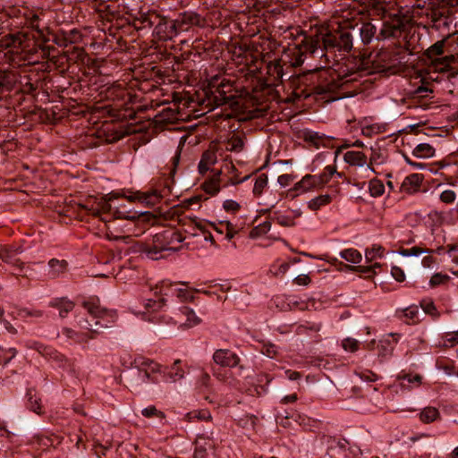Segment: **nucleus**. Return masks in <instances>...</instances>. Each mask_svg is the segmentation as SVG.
<instances>
[{"label": "nucleus", "mask_w": 458, "mask_h": 458, "mask_svg": "<svg viewBox=\"0 0 458 458\" xmlns=\"http://www.w3.org/2000/svg\"><path fill=\"white\" fill-rule=\"evenodd\" d=\"M353 36L348 30L328 32L325 35L304 36L300 44L288 47L282 55L284 64L298 67L304 63L307 54L318 58L317 67L305 75L307 97L328 96L331 100L341 98L330 97L343 89L347 83L357 81L363 74L379 72L381 70H370L369 60L348 57L340 63L336 52L347 53L352 49Z\"/></svg>", "instance_id": "obj_1"}, {"label": "nucleus", "mask_w": 458, "mask_h": 458, "mask_svg": "<svg viewBox=\"0 0 458 458\" xmlns=\"http://www.w3.org/2000/svg\"><path fill=\"white\" fill-rule=\"evenodd\" d=\"M82 306L89 314L91 321L88 318H81L77 321L81 329L88 331L86 333H79L69 327L62 329L61 335L70 344L87 343L89 340L96 338L102 328L111 327L116 320L115 311L101 307L98 298H89L84 301Z\"/></svg>", "instance_id": "obj_2"}, {"label": "nucleus", "mask_w": 458, "mask_h": 458, "mask_svg": "<svg viewBox=\"0 0 458 458\" xmlns=\"http://www.w3.org/2000/svg\"><path fill=\"white\" fill-rule=\"evenodd\" d=\"M132 25L138 31L153 29L152 35L161 41L173 40L178 36L174 18L161 15L157 10L141 6L133 15Z\"/></svg>", "instance_id": "obj_3"}, {"label": "nucleus", "mask_w": 458, "mask_h": 458, "mask_svg": "<svg viewBox=\"0 0 458 458\" xmlns=\"http://www.w3.org/2000/svg\"><path fill=\"white\" fill-rule=\"evenodd\" d=\"M183 241L184 238L178 231L167 228L154 234L150 241L140 243L137 250L150 259L158 260L165 258V252L179 251Z\"/></svg>", "instance_id": "obj_4"}, {"label": "nucleus", "mask_w": 458, "mask_h": 458, "mask_svg": "<svg viewBox=\"0 0 458 458\" xmlns=\"http://www.w3.org/2000/svg\"><path fill=\"white\" fill-rule=\"evenodd\" d=\"M148 216L147 212L141 213L137 218L123 219L121 222L111 221L106 225V237L111 241H122L128 242L131 236H139L144 230L139 228L140 225Z\"/></svg>", "instance_id": "obj_5"}, {"label": "nucleus", "mask_w": 458, "mask_h": 458, "mask_svg": "<svg viewBox=\"0 0 458 458\" xmlns=\"http://www.w3.org/2000/svg\"><path fill=\"white\" fill-rule=\"evenodd\" d=\"M445 43V38L438 40L424 52V55L430 61V65L436 72H447L451 68L452 63L454 61V55H444Z\"/></svg>", "instance_id": "obj_6"}, {"label": "nucleus", "mask_w": 458, "mask_h": 458, "mask_svg": "<svg viewBox=\"0 0 458 458\" xmlns=\"http://www.w3.org/2000/svg\"><path fill=\"white\" fill-rule=\"evenodd\" d=\"M176 289V285L168 280L157 284L154 288H151L153 296L145 299L144 309L148 311L161 310L165 305V297L175 295Z\"/></svg>", "instance_id": "obj_7"}, {"label": "nucleus", "mask_w": 458, "mask_h": 458, "mask_svg": "<svg viewBox=\"0 0 458 458\" xmlns=\"http://www.w3.org/2000/svg\"><path fill=\"white\" fill-rule=\"evenodd\" d=\"M408 19L400 13L391 15L390 19L382 23L377 40H384L390 38H398L405 30Z\"/></svg>", "instance_id": "obj_8"}, {"label": "nucleus", "mask_w": 458, "mask_h": 458, "mask_svg": "<svg viewBox=\"0 0 458 458\" xmlns=\"http://www.w3.org/2000/svg\"><path fill=\"white\" fill-rule=\"evenodd\" d=\"M218 81L217 78H214L210 82V93L213 96L212 100L216 106L229 104L234 98L233 84L225 79L220 81Z\"/></svg>", "instance_id": "obj_9"}, {"label": "nucleus", "mask_w": 458, "mask_h": 458, "mask_svg": "<svg viewBox=\"0 0 458 458\" xmlns=\"http://www.w3.org/2000/svg\"><path fill=\"white\" fill-rule=\"evenodd\" d=\"M178 35L182 32L190 31L193 27L204 28L206 20L198 13L193 11H183L175 14L174 18Z\"/></svg>", "instance_id": "obj_10"}, {"label": "nucleus", "mask_w": 458, "mask_h": 458, "mask_svg": "<svg viewBox=\"0 0 458 458\" xmlns=\"http://www.w3.org/2000/svg\"><path fill=\"white\" fill-rule=\"evenodd\" d=\"M398 337V334H390L377 342H370L369 348L376 352L380 363L387 360L392 356Z\"/></svg>", "instance_id": "obj_11"}, {"label": "nucleus", "mask_w": 458, "mask_h": 458, "mask_svg": "<svg viewBox=\"0 0 458 458\" xmlns=\"http://www.w3.org/2000/svg\"><path fill=\"white\" fill-rule=\"evenodd\" d=\"M118 198L109 197L108 199L100 200L96 208H89L91 214L95 216H99L100 219L105 222L106 225L109 224L111 220V216L114 208H116L115 200Z\"/></svg>", "instance_id": "obj_12"}, {"label": "nucleus", "mask_w": 458, "mask_h": 458, "mask_svg": "<svg viewBox=\"0 0 458 458\" xmlns=\"http://www.w3.org/2000/svg\"><path fill=\"white\" fill-rule=\"evenodd\" d=\"M200 322V318L188 306L180 307L175 313L174 325H178L179 327H192Z\"/></svg>", "instance_id": "obj_13"}, {"label": "nucleus", "mask_w": 458, "mask_h": 458, "mask_svg": "<svg viewBox=\"0 0 458 458\" xmlns=\"http://www.w3.org/2000/svg\"><path fill=\"white\" fill-rule=\"evenodd\" d=\"M23 252V248L21 245H1L0 246V259L10 265L18 268H21L23 263L18 258V255Z\"/></svg>", "instance_id": "obj_14"}, {"label": "nucleus", "mask_w": 458, "mask_h": 458, "mask_svg": "<svg viewBox=\"0 0 458 458\" xmlns=\"http://www.w3.org/2000/svg\"><path fill=\"white\" fill-rule=\"evenodd\" d=\"M284 61L282 57L267 64V75L271 80L272 84H277L284 81L289 80L292 75L288 72H285Z\"/></svg>", "instance_id": "obj_15"}, {"label": "nucleus", "mask_w": 458, "mask_h": 458, "mask_svg": "<svg viewBox=\"0 0 458 458\" xmlns=\"http://www.w3.org/2000/svg\"><path fill=\"white\" fill-rule=\"evenodd\" d=\"M216 442L208 436H199L195 441L194 458H208L215 450Z\"/></svg>", "instance_id": "obj_16"}, {"label": "nucleus", "mask_w": 458, "mask_h": 458, "mask_svg": "<svg viewBox=\"0 0 458 458\" xmlns=\"http://www.w3.org/2000/svg\"><path fill=\"white\" fill-rule=\"evenodd\" d=\"M213 360L221 367L234 368L239 364L240 358L231 350L218 349L213 354Z\"/></svg>", "instance_id": "obj_17"}, {"label": "nucleus", "mask_w": 458, "mask_h": 458, "mask_svg": "<svg viewBox=\"0 0 458 458\" xmlns=\"http://www.w3.org/2000/svg\"><path fill=\"white\" fill-rule=\"evenodd\" d=\"M19 76L14 72L4 71L0 72V93L11 92L16 86Z\"/></svg>", "instance_id": "obj_18"}, {"label": "nucleus", "mask_w": 458, "mask_h": 458, "mask_svg": "<svg viewBox=\"0 0 458 458\" xmlns=\"http://www.w3.org/2000/svg\"><path fill=\"white\" fill-rule=\"evenodd\" d=\"M181 363V360H176L172 366L164 368L163 377L165 381L176 382L184 377L185 372Z\"/></svg>", "instance_id": "obj_19"}, {"label": "nucleus", "mask_w": 458, "mask_h": 458, "mask_svg": "<svg viewBox=\"0 0 458 458\" xmlns=\"http://www.w3.org/2000/svg\"><path fill=\"white\" fill-rule=\"evenodd\" d=\"M319 182H320L316 177V174H306L300 182L294 184L293 191H297L298 193H303L314 188L320 187Z\"/></svg>", "instance_id": "obj_20"}, {"label": "nucleus", "mask_w": 458, "mask_h": 458, "mask_svg": "<svg viewBox=\"0 0 458 458\" xmlns=\"http://www.w3.org/2000/svg\"><path fill=\"white\" fill-rule=\"evenodd\" d=\"M423 176L420 174H411L405 177L401 185V191L406 193L417 191L422 182Z\"/></svg>", "instance_id": "obj_21"}, {"label": "nucleus", "mask_w": 458, "mask_h": 458, "mask_svg": "<svg viewBox=\"0 0 458 458\" xmlns=\"http://www.w3.org/2000/svg\"><path fill=\"white\" fill-rule=\"evenodd\" d=\"M358 31L364 45L370 44L374 38L377 39V27L371 22L362 23Z\"/></svg>", "instance_id": "obj_22"}, {"label": "nucleus", "mask_w": 458, "mask_h": 458, "mask_svg": "<svg viewBox=\"0 0 458 458\" xmlns=\"http://www.w3.org/2000/svg\"><path fill=\"white\" fill-rule=\"evenodd\" d=\"M344 160L352 166L362 167L367 165V157L361 151L349 150L344 153Z\"/></svg>", "instance_id": "obj_23"}, {"label": "nucleus", "mask_w": 458, "mask_h": 458, "mask_svg": "<svg viewBox=\"0 0 458 458\" xmlns=\"http://www.w3.org/2000/svg\"><path fill=\"white\" fill-rule=\"evenodd\" d=\"M396 313L399 318H404L407 324H416L420 321L418 306L412 305L403 310H397Z\"/></svg>", "instance_id": "obj_24"}, {"label": "nucleus", "mask_w": 458, "mask_h": 458, "mask_svg": "<svg viewBox=\"0 0 458 458\" xmlns=\"http://www.w3.org/2000/svg\"><path fill=\"white\" fill-rule=\"evenodd\" d=\"M144 314L147 317L146 319H148L149 322L155 323V324H174V319L175 316L174 318L169 317L168 315L163 314L160 312V310H145Z\"/></svg>", "instance_id": "obj_25"}, {"label": "nucleus", "mask_w": 458, "mask_h": 458, "mask_svg": "<svg viewBox=\"0 0 458 458\" xmlns=\"http://www.w3.org/2000/svg\"><path fill=\"white\" fill-rule=\"evenodd\" d=\"M180 224L185 227V233L190 234L192 237L200 236L199 229L195 226V224H198V222H206L205 220H200L198 217H191V216H184L179 220Z\"/></svg>", "instance_id": "obj_26"}, {"label": "nucleus", "mask_w": 458, "mask_h": 458, "mask_svg": "<svg viewBox=\"0 0 458 458\" xmlns=\"http://www.w3.org/2000/svg\"><path fill=\"white\" fill-rule=\"evenodd\" d=\"M67 261L64 259H51L48 261V276L51 278H56L64 274L67 269Z\"/></svg>", "instance_id": "obj_27"}, {"label": "nucleus", "mask_w": 458, "mask_h": 458, "mask_svg": "<svg viewBox=\"0 0 458 458\" xmlns=\"http://www.w3.org/2000/svg\"><path fill=\"white\" fill-rule=\"evenodd\" d=\"M50 305L59 310L61 318H65L74 308L73 302L65 298L53 300Z\"/></svg>", "instance_id": "obj_28"}, {"label": "nucleus", "mask_w": 458, "mask_h": 458, "mask_svg": "<svg viewBox=\"0 0 458 458\" xmlns=\"http://www.w3.org/2000/svg\"><path fill=\"white\" fill-rule=\"evenodd\" d=\"M106 96L113 100H124L127 96V91L123 85L113 84L107 88Z\"/></svg>", "instance_id": "obj_29"}, {"label": "nucleus", "mask_w": 458, "mask_h": 458, "mask_svg": "<svg viewBox=\"0 0 458 458\" xmlns=\"http://www.w3.org/2000/svg\"><path fill=\"white\" fill-rule=\"evenodd\" d=\"M412 155L419 158H428L435 155V148L428 143H420L412 150Z\"/></svg>", "instance_id": "obj_30"}, {"label": "nucleus", "mask_w": 458, "mask_h": 458, "mask_svg": "<svg viewBox=\"0 0 458 458\" xmlns=\"http://www.w3.org/2000/svg\"><path fill=\"white\" fill-rule=\"evenodd\" d=\"M420 420L423 423H431L436 421L439 419L440 413L439 411L431 406L425 407L420 413H419Z\"/></svg>", "instance_id": "obj_31"}, {"label": "nucleus", "mask_w": 458, "mask_h": 458, "mask_svg": "<svg viewBox=\"0 0 458 458\" xmlns=\"http://www.w3.org/2000/svg\"><path fill=\"white\" fill-rule=\"evenodd\" d=\"M27 398H28V403H27L28 409H30V411H34L37 414H41L42 413V407H41V403H40L41 399L38 396H37L36 392L32 389L28 390Z\"/></svg>", "instance_id": "obj_32"}, {"label": "nucleus", "mask_w": 458, "mask_h": 458, "mask_svg": "<svg viewBox=\"0 0 458 458\" xmlns=\"http://www.w3.org/2000/svg\"><path fill=\"white\" fill-rule=\"evenodd\" d=\"M244 138L239 134H233L227 140L225 148L239 153L243 150Z\"/></svg>", "instance_id": "obj_33"}, {"label": "nucleus", "mask_w": 458, "mask_h": 458, "mask_svg": "<svg viewBox=\"0 0 458 458\" xmlns=\"http://www.w3.org/2000/svg\"><path fill=\"white\" fill-rule=\"evenodd\" d=\"M272 377L268 374H259L257 377V385L255 386V392L257 395H262L267 393V386L272 381Z\"/></svg>", "instance_id": "obj_34"}, {"label": "nucleus", "mask_w": 458, "mask_h": 458, "mask_svg": "<svg viewBox=\"0 0 458 458\" xmlns=\"http://www.w3.org/2000/svg\"><path fill=\"white\" fill-rule=\"evenodd\" d=\"M339 255L342 259L352 264H358L362 259L361 253L353 248L343 250L340 251Z\"/></svg>", "instance_id": "obj_35"}, {"label": "nucleus", "mask_w": 458, "mask_h": 458, "mask_svg": "<svg viewBox=\"0 0 458 458\" xmlns=\"http://www.w3.org/2000/svg\"><path fill=\"white\" fill-rule=\"evenodd\" d=\"M331 200L332 197L329 194L319 195L308 202V208L313 211H317L320 208L329 204Z\"/></svg>", "instance_id": "obj_36"}, {"label": "nucleus", "mask_w": 458, "mask_h": 458, "mask_svg": "<svg viewBox=\"0 0 458 458\" xmlns=\"http://www.w3.org/2000/svg\"><path fill=\"white\" fill-rule=\"evenodd\" d=\"M401 386L403 388H411L412 386H419L421 383V376L415 374H404L400 377Z\"/></svg>", "instance_id": "obj_37"}, {"label": "nucleus", "mask_w": 458, "mask_h": 458, "mask_svg": "<svg viewBox=\"0 0 458 458\" xmlns=\"http://www.w3.org/2000/svg\"><path fill=\"white\" fill-rule=\"evenodd\" d=\"M369 191L372 197L377 198L384 194L385 185L381 180L374 178L369 182Z\"/></svg>", "instance_id": "obj_38"}, {"label": "nucleus", "mask_w": 458, "mask_h": 458, "mask_svg": "<svg viewBox=\"0 0 458 458\" xmlns=\"http://www.w3.org/2000/svg\"><path fill=\"white\" fill-rule=\"evenodd\" d=\"M195 226H197L199 229L200 236L203 237V240L205 242H210L211 243H215L214 237L209 230V226H213V223L209 222H198V224H195Z\"/></svg>", "instance_id": "obj_39"}, {"label": "nucleus", "mask_w": 458, "mask_h": 458, "mask_svg": "<svg viewBox=\"0 0 458 458\" xmlns=\"http://www.w3.org/2000/svg\"><path fill=\"white\" fill-rule=\"evenodd\" d=\"M165 189L160 190H152L148 192H145L142 197V200L147 204L155 205L159 199L164 197Z\"/></svg>", "instance_id": "obj_40"}, {"label": "nucleus", "mask_w": 458, "mask_h": 458, "mask_svg": "<svg viewBox=\"0 0 458 458\" xmlns=\"http://www.w3.org/2000/svg\"><path fill=\"white\" fill-rule=\"evenodd\" d=\"M219 174L220 173L215 175L212 179L208 180L203 183L202 187L205 192L212 196L218 193V191H220V186L217 179Z\"/></svg>", "instance_id": "obj_41"}, {"label": "nucleus", "mask_w": 458, "mask_h": 458, "mask_svg": "<svg viewBox=\"0 0 458 458\" xmlns=\"http://www.w3.org/2000/svg\"><path fill=\"white\" fill-rule=\"evenodd\" d=\"M335 174H337L335 166L327 165L320 174H316V177L320 182L319 185L323 186L324 184L328 182Z\"/></svg>", "instance_id": "obj_42"}, {"label": "nucleus", "mask_w": 458, "mask_h": 458, "mask_svg": "<svg viewBox=\"0 0 458 458\" xmlns=\"http://www.w3.org/2000/svg\"><path fill=\"white\" fill-rule=\"evenodd\" d=\"M187 418L190 421L193 420L206 421L211 419V413L208 410H196L187 413Z\"/></svg>", "instance_id": "obj_43"}, {"label": "nucleus", "mask_w": 458, "mask_h": 458, "mask_svg": "<svg viewBox=\"0 0 458 458\" xmlns=\"http://www.w3.org/2000/svg\"><path fill=\"white\" fill-rule=\"evenodd\" d=\"M384 255V248L380 245H373L371 249L366 250L365 259L368 262H372L377 258H382Z\"/></svg>", "instance_id": "obj_44"}, {"label": "nucleus", "mask_w": 458, "mask_h": 458, "mask_svg": "<svg viewBox=\"0 0 458 458\" xmlns=\"http://www.w3.org/2000/svg\"><path fill=\"white\" fill-rule=\"evenodd\" d=\"M267 181H268L267 176L265 174H261L256 178L254 187H253V194L255 196L261 195L263 190L267 185Z\"/></svg>", "instance_id": "obj_45"}, {"label": "nucleus", "mask_w": 458, "mask_h": 458, "mask_svg": "<svg viewBox=\"0 0 458 458\" xmlns=\"http://www.w3.org/2000/svg\"><path fill=\"white\" fill-rule=\"evenodd\" d=\"M431 251L428 249H423L419 246H414L410 249H401L398 253L403 257H418L423 253H430Z\"/></svg>", "instance_id": "obj_46"}, {"label": "nucleus", "mask_w": 458, "mask_h": 458, "mask_svg": "<svg viewBox=\"0 0 458 458\" xmlns=\"http://www.w3.org/2000/svg\"><path fill=\"white\" fill-rule=\"evenodd\" d=\"M304 140L313 144L316 148H318L322 144L324 135H320L317 131H307L304 132Z\"/></svg>", "instance_id": "obj_47"}, {"label": "nucleus", "mask_w": 458, "mask_h": 458, "mask_svg": "<svg viewBox=\"0 0 458 458\" xmlns=\"http://www.w3.org/2000/svg\"><path fill=\"white\" fill-rule=\"evenodd\" d=\"M111 217L113 218V221L136 218L135 215H130L129 212L124 209V208L120 207V205L117 203L116 208L114 209Z\"/></svg>", "instance_id": "obj_48"}, {"label": "nucleus", "mask_w": 458, "mask_h": 458, "mask_svg": "<svg viewBox=\"0 0 458 458\" xmlns=\"http://www.w3.org/2000/svg\"><path fill=\"white\" fill-rule=\"evenodd\" d=\"M273 220L282 226L292 227L295 225L294 217L283 214L275 213Z\"/></svg>", "instance_id": "obj_49"}, {"label": "nucleus", "mask_w": 458, "mask_h": 458, "mask_svg": "<svg viewBox=\"0 0 458 458\" xmlns=\"http://www.w3.org/2000/svg\"><path fill=\"white\" fill-rule=\"evenodd\" d=\"M321 329V324L320 323H311V322H306L305 324L300 325L297 327V334H306L308 332H314L318 333Z\"/></svg>", "instance_id": "obj_50"}, {"label": "nucleus", "mask_w": 458, "mask_h": 458, "mask_svg": "<svg viewBox=\"0 0 458 458\" xmlns=\"http://www.w3.org/2000/svg\"><path fill=\"white\" fill-rule=\"evenodd\" d=\"M342 347L349 352H355L359 350L360 342L352 337H346L342 341Z\"/></svg>", "instance_id": "obj_51"}, {"label": "nucleus", "mask_w": 458, "mask_h": 458, "mask_svg": "<svg viewBox=\"0 0 458 458\" xmlns=\"http://www.w3.org/2000/svg\"><path fill=\"white\" fill-rule=\"evenodd\" d=\"M445 347H452L458 344V331L445 333L440 343Z\"/></svg>", "instance_id": "obj_52"}, {"label": "nucleus", "mask_w": 458, "mask_h": 458, "mask_svg": "<svg viewBox=\"0 0 458 458\" xmlns=\"http://www.w3.org/2000/svg\"><path fill=\"white\" fill-rule=\"evenodd\" d=\"M17 317L21 318H26L28 317L40 318L42 317V311L39 310H30L27 308H21L17 310Z\"/></svg>", "instance_id": "obj_53"}, {"label": "nucleus", "mask_w": 458, "mask_h": 458, "mask_svg": "<svg viewBox=\"0 0 458 458\" xmlns=\"http://www.w3.org/2000/svg\"><path fill=\"white\" fill-rule=\"evenodd\" d=\"M433 93V90L428 85H420L412 91V97L414 98H428L429 94Z\"/></svg>", "instance_id": "obj_54"}, {"label": "nucleus", "mask_w": 458, "mask_h": 458, "mask_svg": "<svg viewBox=\"0 0 458 458\" xmlns=\"http://www.w3.org/2000/svg\"><path fill=\"white\" fill-rule=\"evenodd\" d=\"M193 293H195L194 289L187 290V289H182V288L177 287L175 295L182 301H191L194 299Z\"/></svg>", "instance_id": "obj_55"}, {"label": "nucleus", "mask_w": 458, "mask_h": 458, "mask_svg": "<svg viewBox=\"0 0 458 458\" xmlns=\"http://www.w3.org/2000/svg\"><path fill=\"white\" fill-rule=\"evenodd\" d=\"M421 308L426 314L432 316L434 319L438 318L440 314L432 301H423L421 303Z\"/></svg>", "instance_id": "obj_56"}, {"label": "nucleus", "mask_w": 458, "mask_h": 458, "mask_svg": "<svg viewBox=\"0 0 458 458\" xmlns=\"http://www.w3.org/2000/svg\"><path fill=\"white\" fill-rule=\"evenodd\" d=\"M26 24L31 29L40 30L39 29V16L37 13H29L26 15Z\"/></svg>", "instance_id": "obj_57"}, {"label": "nucleus", "mask_w": 458, "mask_h": 458, "mask_svg": "<svg viewBox=\"0 0 458 458\" xmlns=\"http://www.w3.org/2000/svg\"><path fill=\"white\" fill-rule=\"evenodd\" d=\"M220 226L225 227V238L230 241L234 237L237 231L234 229L233 225L229 221H221L219 223Z\"/></svg>", "instance_id": "obj_58"}, {"label": "nucleus", "mask_w": 458, "mask_h": 458, "mask_svg": "<svg viewBox=\"0 0 458 458\" xmlns=\"http://www.w3.org/2000/svg\"><path fill=\"white\" fill-rule=\"evenodd\" d=\"M80 38H81V33L75 29L67 32L64 37L65 45L74 44V43L78 42L80 40Z\"/></svg>", "instance_id": "obj_59"}, {"label": "nucleus", "mask_w": 458, "mask_h": 458, "mask_svg": "<svg viewBox=\"0 0 458 458\" xmlns=\"http://www.w3.org/2000/svg\"><path fill=\"white\" fill-rule=\"evenodd\" d=\"M141 414L146 418L163 416V412L158 411L154 405L144 408L141 411Z\"/></svg>", "instance_id": "obj_60"}, {"label": "nucleus", "mask_w": 458, "mask_h": 458, "mask_svg": "<svg viewBox=\"0 0 458 458\" xmlns=\"http://www.w3.org/2000/svg\"><path fill=\"white\" fill-rule=\"evenodd\" d=\"M449 279V276L446 275H442L440 273H437L433 275L429 280V284L431 286H437L441 284H444Z\"/></svg>", "instance_id": "obj_61"}, {"label": "nucleus", "mask_w": 458, "mask_h": 458, "mask_svg": "<svg viewBox=\"0 0 458 458\" xmlns=\"http://www.w3.org/2000/svg\"><path fill=\"white\" fill-rule=\"evenodd\" d=\"M456 199L455 192L452 190H445L440 194V199L444 203H453Z\"/></svg>", "instance_id": "obj_62"}, {"label": "nucleus", "mask_w": 458, "mask_h": 458, "mask_svg": "<svg viewBox=\"0 0 458 458\" xmlns=\"http://www.w3.org/2000/svg\"><path fill=\"white\" fill-rule=\"evenodd\" d=\"M360 379L367 382H375L378 379V376L371 370H365L358 373Z\"/></svg>", "instance_id": "obj_63"}, {"label": "nucleus", "mask_w": 458, "mask_h": 458, "mask_svg": "<svg viewBox=\"0 0 458 458\" xmlns=\"http://www.w3.org/2000/svg\"><path fill=\"white\" fill-rule=\"evenodd\" d=\"M270 229H271V222L265 221V222L259 224V225H257L253 229V232H255V233L258 235H261V234H266L267 232H269Z\"/></svg>", "instance_id": "obj_64"}]
</instances>
